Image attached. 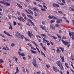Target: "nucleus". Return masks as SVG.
I'll use <instances>...</instances> for the list:
<instances>
[{
  "label": "nucleus",
  "instance_id": "nucleus-11",
  "mask_svg": "<svg viewBox=\"0 0 74 74\" xmlns=\"http://www.w3.org/2000/svg\"><path fill=\"white\" fill-rule=\"evenodd\" d=\"M50 29H52L55 30V26L53 24H51L50 25Z\"/></svg>",
  "mask_w": 74,
  "mask_h": 74
},
{
  "label": "nucleus",
  "instance_id": "nucleus-61",
  "mask_svg": "<svg viewBox=\"0 0 74 74\" xmlns=\"http://www.w3.org/2000/svg\"><path fill=\"white\" fill-rule=\"evenodd\" d=\"M41 10H42V11H47V10L45 9H41Z\"/></svg>",
  "mask_w": 74,
  "mask_h": 74
},
{
  "label": "nucleus",
  "instance_id": "nucleus-53",
  "mask_svg": "<svg viewBox=\"0 0 74 74\" xmlns=\"http://www.w3.org/2000/svg\"><path fill=\"white\" fill-rule=\"evenodd\" d=\"M40 44L42 47H43V45H44L42 44V43H40Z\"/></svg>",
  "mask_w": 74,
  "mask_h": 74
},
{
  "label": "nucleus",
  "instance_id": "nucleus-43",
  "mask_svg": "<svg viewBox=\"0 0 74 74\" xmlns=\"http://www.w3.org/2000/svg\"><path fill=\"white\" fill-rule=\"evenodd\" d=\"M56 35L58 37V38H61L62 37V36H60V35L58 34H56Z\"/></svg>",
  "mask_w": 74,
  "mask_h": 74
},
{
  "label": "nucleus",
  "instance_id": "nucleus-59",
  "mask_svg": "<svg viewBox=\"0 0 74 74\" xmlns=\"http://www.w3.org/2000/svg\"><path fill=\"white\" fill-rule=\"evenodd\" d=\"M58 13H60L61 14H63V13L62 11H59Z\"/></svg>",
  "mask_w": 74,
  "mask_h": 74
},
{
  "label": "nucleus",
  "instance_id": "nucleus-17",
  "mask_svg": "<svg viewBox=\"0 0 74 74\" xmlns=\"http://www.w3.org/2000/svg\"><path fill=\"white\" fill-rule=\"evenodd\" d=\"M40 27L41 29H42L43 30H45V27L44 28V26L42 25H41L40 26Z\"/></svg>",
  "mask_w": 74,
  "mask_h": 74
},
{
  "label": "nucleus",
  "instance_id": "nucleus-9",
  "mask_svg": "<svg viewBox=\"0 0 74 74\" xmlns=\"http://www.w3.org/2000/svg\"><path fill=\"white\" fill-rule=\"evenodd\" d=\"M53 6L54 7H59L60 5L56 3H53Z\"/></svg>",
  "mask_w": 74,
  "mask_h": 74
},
{
  "label": "nucleus",
  "instance_id": "nucleus-42",
  "mask_svg": "<svg viewBox=\"0 0 74 74\" xmlns=\"http://www.w3.org/2000/svg\"><path fill=\"white\" fill-rule=\"evenodd\" d=\"M0 3H1V4H4V5H5V2H3V1H1L0 2Z\"/></svg>",
  "mask_w": 74,
  "mask_h": 74
},
{
  "label": "nucleus",
  "instance_id": "nucleus-50",
  "mask_svg": "<svg viewBox=\"0 0 74 74\" xmlns=\"http://www.w3.org/2000/svg\"><path fill=\"white\" fill-rule=\"evenodd\" d=\"M27 20H28V22H29L30 23L32 22V21L30 20V19L28 18V19H27Z\"/></svg>",
  "mask_w": 74,
  "mask_h": 74
},
{
  "label": "nucleus",
  "instance_id": "nucleus-29",
  "mask_svg": "<svg viewBox=\"0 0 74 74\" xmlns=\"http://www.w3.org/2000/svg\"><path fill=\"white\" fill-rule=\"evenodd\" d=\"M13 59L14 58L15 60V61H16V62H17V60H18V58H16V56H14V57H13Z\"/></svg>",
  "mask_w": 74,
  "mask_h": 74
},
{
  "label": "nucleus",
  "instance_id": "nucleus-49",
  "mask_svg": "<svg viewBox=\"0 0 74 74\" xmlns=\"http://www.w3.org/2000/svg\"><path fill=\"white\" fill-rule=\"evenodd\" d=\"M0 61L1 62V63H4V61H3V60H2V59H0Z\"/></svg>",
  "mask_w": 74,
  "mask_h": 74
},
{
  "label": "nucleus",
  "instance_id": "nucleus-31",
  "mask_svg": "<svg viewBox=\"0 0 74 74\" xmlns=\"http://www.w3.org/2000/svg\"><path fill=\"white\" fill-rule=\"evenodd\" d=\"M55 22V20L53 19L50 22L51 23H54V22Z\"/></svg>",
  "mask_w": 74,
  "mask_h": 74
},
{
  "label": "nucleus",
  "instance_id": "nucleus-33",
  "mask_svg": "<svg viewBox=\"0 0 74 74\" xmlns=\"http://www.w3.org/2000/svg\"><path fill=\"white\" fill-rule=\"evenodd\" d=\"M58 4H60V5H64V4L62 3L58 2Z\"/></svg>",
  "mask_w": 74,
  "mask_h": 74
},
{
  "label": "nucleus",
  "instance_id": "nucleus-57",
  "mask_svg": "<svg viewBox=\"0 0 74 74\" xmlns=\"http://www.w3.org/2000/svg\"><path fill=\"white\" fill-rule=\"evenodd\" d=\"M26 2H27L28 4H29V1L28 0H26Z\"/></svg>",
  "mask_w": 74,
  "mask_h": 74
},
{
  "label": "nucleus",
  "instance_id": "nucleus-46",
  "mask_svg": "<svg viewBox=\"0 0 74 74\" xmlns=\"http://www.w3.org/2000/svg\"><path fill=\"white\" fill-rule=\"evenodd\" d=\"M41 35L42 36H43V37H47V36L44 34H41Z\"/></svg>",
  "mask_w": 74,
  "mask_h": 74
},
{
  "label": "nucleus",
  "instance_id": "nucleus-14",
  "mask_svg": "<svg viewBox=\"0 0 74 74\" xmlns=\"http://www.w3.org/2000/svg\"><path fill=\"white\" fill-rule=\"evenodd\" d=\"M23 16L24 17V19L25 20H27L28 19V18H26V16H25V13H23L22 14Z\"/></svg>",
  "mask_w": 74,
  "mask_h": 74
},
{
  "label": "nucleus",
  "instance_id": "nucleus-37",
  "mask_svg": "<svg viewBox=\"0 0 74 74\" xmlns=\"http://www.w3.org/2000/svg\"><path fill=\"white\" fill-rule=\"evenodd\" d=\"M48 18H49V19H52V17H51V15H49L48 16Z\"/></svg>",
  "mask_w": 74,
  "mask_h": 74
},
{
  "label": "nucleus",
  "instance_id": "nucleus-47",
  "mask_svg": "<svg viewBox=\"0 0 74 74\" xmlns=\"http://www.w3.org/2000/svg\"><path fill=\"white\" fill-rule=\"evenodd\" d=\"M50 42L51 44V45H54L53 43V42H52L51 41H50Z\"/></svg>",
  "mask_w": 74,
  "mask_h": 74
},
{
  "label": "nucleus",
  "instance_id": "nucleus-60",
  "mask_svg": "<svg viewBox=\"0 0 74 74\" xmlns=\"http://www.w3.org/2000/svg\"><path fill=\"white\" fill-rule=\"evenodd\" d=\"M36 9V7H34L33 8V11H35Z\"/></svg>",
  "mask_w": 74,
  "mask_h": 74
},
{
  "label": "nucleus",
  "instance_id": "nucleus-18",
  "mask_svg": "<svg viewBox=\"0 0 74 74\" xmlns=\"http://www.w3.org/2000/svg\"><path fill=\"white\" fill-rule=\"evenodd\" d=\"M42 4H43V6L44 8H45V9H47V6H45V3L43 2V1H42Z\"/></svg>",
  "mask_w": 74,
  "mask_h": 74
},
{
  "label": "nucleus",
  "instance_id": "nucleus-4",
  "mask_svg": "<svg viewBox=\"0 0 74 74\" xmlns=\"http://www.w3.org/2000/svg\"><path fill=\"white\" fill-rule=\"evenodd\" d=\"M69 34L70 37H72L71 38L72 40H74V33L73 32H71V31H69Z\"/></svg>",
  "mask_w": 74,
  "mask_h": 74
},
{
  "label": "nucleus",
  "instance_id": "nucleus-39",
  "mask_svg": "<svg viewBox=\"0 0 74 74\" xmlns=\"http://www.w3.org/2000/svg\"><path fill=\"white\" fill-rule=\"evenodd\" d=\"M13 22L14 26H16V22L14 21Z\"/></svg>",
  "mask_w": 74,
  "mask_h": 74
},
{
  "label": "nucleus",
  "instance_id": "nucleus-51",
  "mask_svg": "<svg viewBox=\"0 0 74 74\" xmlns=\"http://www.w3.org/2000/svg\"><path fill=\"white\" fill-rule=\"evenodd\" d=\"M31 24H32V25H33L34 26H35V25L34 24V23L33 22H32V21L31 22Z\"/></svg>",
  "mask_w": 74,
  "mask_h": 74
},
{
  "label": "nucleus",
  "instance_id": "nucleus-22",
  "mask_svg": "<svg viewBox=\"0 0 74 74\" xmlns=\"http://www.w3.org/2000/svg\"><path fill=\"white\" fill-rule=\"evenodd\" d=\"M69 11H74V8L71 7H69Z\"/></svg>",
  "mask_w": 74,
  "mask_h": 74
},
{
  "label": "nucleus",
  "instance_id": "nucleus-6",
  "mask_svg": "<svg viewBox=\"0 0 74 74\" xmlns=\"http://www.w3.org/2000/svg\"><path fill=\"white\" fill-rule=\"evenodd\" d=\"M62 42L63 44L65 45H68V44H69V42L65 41L64 40H62Z\"/></svg>",
  "mask_w": 74,
  "mask_h": 74
},
{
  "label": "nucleus",
  "instance_id": "nucleus-63",
  "mask_svg": "<svg viewBox=\"0 0 74 74\" xmlns=\"http://www.w3.org/2000/svg\"><path fill=\"white\" fill-rule=\"evenodd\" d=\"M23 4L24 5V6H25V7H27V5L26 4V3H23Z\"/></svg>",
  "mask_w": 74,
  "mask_h": 74
},
{
  "label": "nucleus",
  "instance_id": "nucleus-27",
  "mask_svg": "<svg viewBox=\"0 0 74 74\" xmlns=\"http://www.w3.org/2000/svg\"><path fill=\"white\" fill-rule=\"evenodd\" d=\"M65 65L66 67H67V68L68 69H69V66H68V64H67V63H65Z\"/></svg>",
  "mask_w": 74,
  "mask_h": 74
},
{
  "label": "nucleus",
  "instance_id": "nucleus-40",
  "mask_svg": "<svg viewBox=\"0 0 74 74\" xmlns=\"http://www.w3.org/2000/svg\"><path fill=\"white\" fill-rule=\"evenodd\" d=\"M26 25H28V26H32V25H30V24H29V22L26 23Z\"/></svg>",
  "mask_w": 74,
  "mask_h": 74
},
{
  "label": "nucleus",
  "instance_id": "nucleus-25",
  "mask_svg": "<svg viewBox=\"0 0 74 74\" xmlns=\"http://www.w3.org/2000/svg\"><path fill=\"white\" fill-rule=\"evenodd\" d=\"M52 19H56V20H58V18L57 17H56L54 16H52Z\"/></svg>",
  "mask_w": 74,
  "mask_h": 74
},
{
  "label": "nucleus",
  "instance_id": "nucleus-56",
  "mask_svg": "<svg viewBox=\"0 0 74 74\" xmlns=\"http://www.w3.org/2000/svg\"><path fill=\"white\" fill-rule=\"evenodd\" d=\"M27 45H29V46H30V47H32V45H31V44H30V43H28L27 44Z\"/></svg>",
  "mask_w": 74,
  "mask_h": 74
},
{
  "label": "nucleus",
  "instance_id": "nucleus-54",
  "mask_svg": "<svg viewBox=\"0 0 74 74\" xmlns=\"http://www.w3.org/2000/svg\"><path fill=\"white\" fill-rule=\"evenodd\" d=\"M6 47L8 51H10V49L8 48V47H7V46H6Z\"/></svg>",
  "mask_w": 74,
  "mask_h": 74
},
{
  "label": "nucleus",
  "instance_id": "nucleus-32",
  "mask_svg": "<svg viewBox=\"0 0 74 74\" xmlns=\"http://www.w3.org/2000/svg\"><path fill=\"white\" fill-rule=\"evenodd\" d=\"M28 11H29V12H30V13H31V14L33 15V12H32V11H31V10H30L29 9L28 10Z\"/></svg>",
  "mask_w": 74,
  "mask_h": 74
},
{
  "label": "nucleus",
  "instance_id": "nucleus-19",
  "mask_svg": "<svg viewBox=\"0 0 74 74\" xmlns=\"http://www.w3.org/2000/svg\"><path fill=\"white\" fill-rule=\"evenodd\" d=\"M19 72V69H18V67L17 66L16 68V71L14 73V74H17Z\"/></svg>",
  "mask_w": 74,
  "mask_h": 74
},
{
  "label": "nucleus",
  "instance_id": "nucleus-64",
  "mask_svg": "<svg viewBox=\"0 0 74 74\" xmlns=\"http://www.w3.org/2000/svg\"><path fill=\"white\" fill-rule=\"evenodd\" d=\"M17 14H18V15H20V12H19L18 11L17 12Z\"/></svg>",
  "mask_w": 74,
  "mask_h": 74
},
{
  "label": "nucleus",
  "instance_id": "nucleus-12",
  "mask_svg": "<svg viewBox=\"0 0 74 74\" xmlns=\"http://www.w3.org/2000/svg\"><path fill=\"white\" fill-rule=\"evenodd\" d=\"M18 54H19V55H20V56H21L23 57L25 56V54L23 53H20V51L18 52Z\"/></svg>",
  "mask_w": 74,
  "mask_h": 74
},
{
  "label": "nucleus",
  "instance_id": "nucleus-58",
  "mask_svg": "<svg viewBox=\"0 0 74 74\" xmlns=\"http://www.w3.org/2000/svg\"><path fill=\"white\" fill-rule=\"evenodd\" d=\"M8 16L9 18V19H11V15H8Z\"/></svg>",
  "mask_w": 74,
  "mask_h": 74
},
{
  "label": "nucleus",
  "instance_id": "nucleus-26",
  "mask_svg": "<svg viewBox=\"0 0 74 74\" xmlns=\"http://www.w3.org/2000/svg\"><path fill=\"white\" fill-rule=\"evenodd\" d=\"M70 59L71 60H74V57L73 55H72L70 57Z\"/></svg>",
  "mask_w": 74,
  "mask_h": 74
},
{
  "label": "nucleus",
  "instance_id": "nucleus-5",
  "mask_svg": "<svg viewBox=\"0 0 74 74\" xmlns=\"http://www.w3.org/2000/svg\"><path fill=\"white\" fill-rule=\"evenodd\" d=\"M43 43H45V42H47V44L48 46H49L50 45V43H49V41L46 40L45 38H43Z\"/></svg>",
  "mask_w": 74,
  "mask_h": 74
},
{
  "label": "nucleus",
  "instance_id": "nucleus-20",
  "mask_svg": "<svg viewBox=\"0 0 74 74\" xmlns=\"http://www.w3.org/2000/svg\"><path fill=\"white\" fill-rule=\"evenodd\" d=\"M17 5L18 6V7L20 8H21V9H22V5H21L18 3H17Z\"/></svg>",
  "mask_w": 74,
  "mask_h": 74
},
{
  "label": "nucleus",
  "instance_id": "nucleus-28",
  "mask_svg": "<svg viewBox=\"0 0 74 74\" xmlns=\"http://www.w3.org/2000/svg\"><path fill=\"white\" fill-rule=\"evenodd\" d=\"M30 51H31V52H32L33 53H34V54H36V53H37V52L33 51V50L32 49L30 50Z\"/></svg>",
  "mask_w": 74,
  "mask_h": 74
},
{
  "label": "nucleus",
  "instance_id": "nucleus-23",
  "mask_svg": "<svg viewBox=\"0 0 74 74\" xmlns=\"http://www.w3.org/2000/svg\"><path fill=\"white\" fill-rule=\"evenodd\" d=\"M5 5H6V6H10L11 5V4L10 3H8V2H5Z\"/></svg>",
  "mask_w": 74,
  "mask_h": 74
},
{
  "label": "nucleus",
  "instance_id": "nucleus-21",
  "mask_svg": "<svg viewBox=\"0 0 74 74\" xmlns=\"http://www.w3.org/2000/svg\"><path fill=\"white\" fill-rule=\"evenodd\" d=\"M10 12H11V13H12L13 14L14 12H15V11H14V10L12 8H10Z\"/></svg>",
  "mask_w": 74,
  "mask_h": 74
},
{
  "label": "nucleus",
  "instance_id": "nucleus-16",
  "mask_svg": "<svg viewBox=\"0 0 74 74\" xmlns=\"http://www.w3.org/2000/svg\"><path fill=\"white\" fill-rule=\"evenodd\" d=\"M59 20H57L56 21V23H61V22H62V19H59Z\"/></svg>",
  "mask_w": 74,
  "mask_h": 74
},
{
  "label": "nucleus",
  "instance_id": "nucleus-13",
  "mask_svg": "<svg viewBox=\"0 0 74 74\" xmlns=\"http://www.w3.org/2000/svg\"><path fill=\"white\" fill-rule=\"evenodd\" d=\"M60 58L62 59V62H64V58L62 57L61 55L60 56Z\"/></svg>",
  "mask_w": 74,
  "mask_h": 74
},
{
  "label": "nucleus",
  "instance_id": "nucleus-45",
  "mask_svg": "<svg viewBox=\"0 0 74 74\" xmlns=\"http://www.w3.org/2000/svg\"><path fill=\"white\" fill-rule=\"evenodd\" d=\"M34 13L35 16H37V14L36 12H34Z\"/></svg>",
  "mask_w": 74,
  "mask_h": 74
},
{
  "label": "nucleus",
  "instance_id": "nucleus-3",
  "mask_svg": "<svg viewBox=\"0 0 74 74\" xmlns=\"http://www.w3.org/2000/svg\"><path fill=\"white\" fill-rule=\"evenodd\" d=\"M33 62H32V64L36 67V68H38V66H37V62H36V60L34 59V57L33 58Z\"/></svg>",
  "mask_w": 74,
  "mask_h": 74
},
{
  "label": "nucleus",
  "instance_id": "nucleus-2",
  "mask_svg": "<svg viewBox=\"0 0 74 74\" xmlns=\"http://www.w3.org/2000/svg\"><path fill=\"white\" fill-rule=\"evenodd\" d=\"M16 36L17 37H18V38H20L21 39H23V38H24V36L23 35H22L20 34L19 32L16 33L15 34Z\"/></svg>",
  "mask_w": 74,
  "mask_h": 74
},
{
  "label": "nucleus",
  "instance_id": "nucleus-52",
  "mask_svg": "<svg viewBox=\"0 0 74 74\" xmlns=\"http://www.w3.org/2000/svg\"><path fill=\"white\" fill-rule=\"evenodd\" d=\"M43 49L45 50V51H47V49H46L45 48V47H42Z\"/></svg>",
  "mask_w": 74,
  "mask_h": 74
},
{
  "label": "nucleus",
  "instance_id": "nucleus-36",
  "mask_svg": "<svg viewBox=\"0 0 74 74\" xmlns=\"http://www.w3.org/2000/svg\"><path fill=\"white\" fill-rule=\"evenodd\" d=\"M9 28V29H10V30H12V25H10Z\"/></svg>",
  "mask_w": 74,
  "mask_h": 74
},
{
  "label": "nucleus",
  "instance_id": "nucleus-62",
  "mask_svg": "<svg viewBox=\"0 0 74 74\" xmlns=\"http://www.w3.org/2000/svg\"><path fill=\"white\" fill-rule=\"evenodd\" d=\"M62 2L63 3H64V4H65V1H64V0H62Z\"/></svg>",
  "mask_w": 74,
  "mask_h": 74
},
{
  "label": "nucleus",
  "instance_id": "nucleus-41",
  "mask_svg": "<svg viewBox=\"0 0 74 74\" xmlns=\"http://www.w3.org/2000/svg\"><path fill=\"white\" fill-rule=\"evenodd\" d=\"M15 44L13 43H12L11 44V47H14V46H15Z\"/></svg>",
  "mask_w": 74,
  "mask_h": 74
},
{
  "label": "nucleus",
  "instance_id": "nucleus-55",
  "mask_svg": "<svg viewBox=\"0 0 74 74\" xmlns=\"http://www.w3.org/2000/svg\"><path fill=\"white\" fill-rule=\"evenodd\" d=\"M34 42V44H35V45H36V47H38V45H37V44L35 43V42Z\"/></svg>",
  "mask_w": 74,
  "mask_h": 74
},
{
  "label": "nucleus",
  "instance_id": "nucleus-7",
  "mask_svg": "<svg viewBox=\"0 0 74 74\" xmlns=\"http://www.w3.org/2000/svg\"><path fill=\"white\" fill-rule=\"evenodd\" d=\"M53 68L54 71L56 72H59V70L56 68V67L53 66Z\"/></svg>",
  "mask_w": 74,
  "mask_h": 74
},
{
  "label": "nucleus",
  "instance_id": "nucleus-34",
  "mask_svg": "<svg viewBox=\"0 0 74 74\" xmlns=\"http://www.w3.org/2000/svg\"><path fill=\"white\" fill-rule=\"evenodd\" d=\"M41 51V53L42 54V55H43V56H44L45 57H46L44 53H43L42 52V51Z\"/></svg>",
  "mask_w": 74,
  "mask_h": 74
},
{
  "label": "nucleus",
  "instance_id": "nucleus-10",
  "mask_svg": "<svg viewBox=\"0 0 74 74\" xmlns=\"http://www.w3.org/2000/svg\"><path fill=\"white\" fill-rule=\"evenodd\" d=\"M28 34L29 36L30 37V38H32V36H31V35H33V34H32V32H31L30 33V31H28Z\"/></svg>",
  "mask_w": 74,
  "mask_h": 74
},
{
  "label": "nucleus",
  "instance_id": "nucleus-24",
  "mask_svg": "<svg viewBox=\"0 0 74 74\" xmlns=\"http://www.w3.org/2000/svg\"><path fill=\"white\" fill-rule=\"evenodd\" d=\"M59 48L61 49V50L62 52H63L64 51V48H63V47H59Z\"/></svg>",
  "mask_w": 74,
  "mask_h": 74
},
{
  "label": "nucleus",
  "instance_id": "nucleus-1",
  "mask_svg": "<svg viewBox=\"0 0 74 74\" xmlns=\"http://www.w3.org/2000/svg\"><path fill=\"white\" fill-rule=\"evenodd\" d=\"M56 64L57 66L59 67L62 70H64V68H63L62 64V62L60 61H57L56 62Z\"/></svg>",
  "mask_w": 74,
  "mask_h": 74
},
{
  "label": "nucleus",
  "instance_id": "nucleus-35",
  "mask_svg": "<svg viewBox=\"0 0 74 74\" xmlns=\"http://www.w3.org/2000/svg\"><path fill=\"white\" fill-rule=\"evenodd\" d=\"M55 26L56 27H59V25H58V24H55Z\"/></svg>",
  "mask_w": 74,
  "mask_h": 74
},
{
  "label": "nucleus",
  "instance_id": "nucleus-44",
  "mask_svg": "<svg viewBox=\"0 0 74 74\" xmlns=\"http://www.w3.org/2000/svg\"><path fill=\"white\" fill-rule=\"evenodd\" d=\"M0 36H1L2 37H4V38H5V36L4 35H3L2 34H0Z\"/></svg>",
  "mask_w": 74,
  "mask_h": 74
},
{
  "label": "nucleus",
  "instance_id": "nucleus-48",
  "mask_svg": "<svg viewBox=\"0 0 74 74\" xmlns=\"http://www.w3.org/2000/svg\"><path fill=\"white\" fill-rule=\"evenodd\" d=\"M25 40H26V41H29V40L28 39L26 38V37H25Z\"/></svg>",
  "mask_w": 74,
  "mask_h": 74
},
{
  "label": "nucleus",
  "instance_id": "nucleus-30",
  "mask_svg": "<svg viewBox=\"0 0 74 74\" xmlns=\"http://www.w3.org/2000/svg\"><path fill=\"white\" fill-rule=\"evenodd\" d=\"M56 51L57 53H60V50L59 49H57Z\"/></svg>",
  "mask_w": 74,
  "mask_h": 74
},
{
  "label": "nucleus",
  "instance_id": "nucleus-8",
  "mask_svg": "<svg viewBox=\"0 0 74 74\" xmlns=\"http://www.w3.org/2000/svg\"><path fill=\"white\" fill-rule=\"evenodd\" d=\"M3 33L5 34L6 35H7V36H9L10 37H12V36L11 35H10V34L8 33V32H7L6 31H4L3 32Z\"/></svg>",
  "mask_w": 74,
  "mask_h": 74
},
{
  "label": "nucleus",
  "instance_id": "nucleus-15",
  "mask_svg": "<svg viewBox=\"0 0 74 74\" xmlns=\"http://www.w3.org/2000/svg\"><path fill=\"white\" fill-rule=\"evenodd\" d=\"M19 17H17L18 19L19 20V21H22V19H23V18L21 16H20Z\"/></svg>",
  "mask_w": 74,
  "mask_h": 74
},
{
  "label": "nucleus",
  "instance_id": "nucleus-38",
  "mask_svg": "<svg viewBox=\"0 0 74 74\" xmlns=\"http://www.w3.org/2000/svg\"><path fill=\"white\" fill-rule=\"evenodd\" d=\"M52 37L53 38V39H54V40L55 39H57V37L56 36H52Z\"/></svg>",
  "mask_w": 74,
  "mask_h": 74
}]
</instances>
